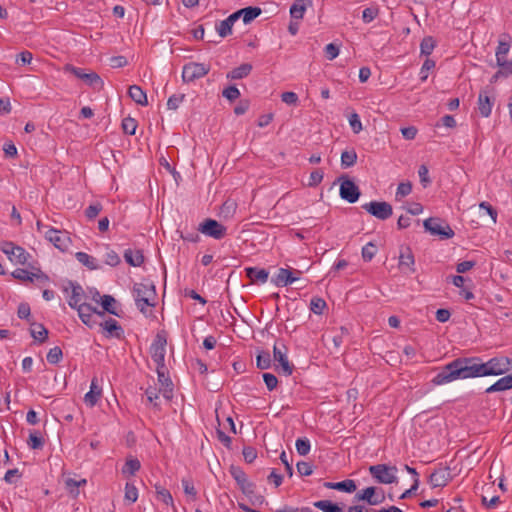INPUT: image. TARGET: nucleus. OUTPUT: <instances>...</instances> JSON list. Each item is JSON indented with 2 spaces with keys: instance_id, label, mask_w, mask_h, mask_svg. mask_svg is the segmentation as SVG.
Wrapping results in <instances>:
<instances>
[{
  "instance_id": "774afa93",
  "label": "nucleus",
  "mask_w": 512,
  "mask_h": 512,
  "mask_svg": "<svg viewBox=\"0 0 512 512\" xmlns=\"http://www.w3.org/2000/svg\"><path fill=\"white\" fill-rule=\"evenodd\" d=\"M263 380H264L265 385L269 391L274 390L278 385V379L274 374L264 373Z\"/></svg>"
},
{
  "instance_id": "a18cd8bd",
  "label": "nucleus",
  "mask_w": 512,
  "mask_h": 512,
  "mask_svg": "<svg viewBox=\"0 0 512 512\" xmlns=\"http://www.w3.org/2000/svg\"><path fill=\"white\" fill-rule=\"evenodd\" d=\"M116 300L111 295H104L101 297V305L104 309V311L118 316V313L115 310Z\"/></svg>"
},
{
  "instance_id": "37998d69",
  "label": "nucleus",
  "mask_w": 512,
  "mask_h": 512,
  "mask_svg": "<svg viewBox=\"0 0 512 512\" xmlns=\"http://www.w3.org/2000/svg\"><path fill=\"white\" fill-rule=\"evenodd\" d=\"M86 484V479L76 480L74 478H67L65 480V486L69 490V492L74 496H78L79 491L78 488L82 485Z\"/></svg>"
},
{
  "instance_id": "412c9836",
  "label": "nucleus",
  "mask_w": 512,
  "mask_h": 512,
  "mask_svg": "<svg viewBox=\"0 0 512 512\" xmlns=\"http://www.w3.org/2000/svg\"><path fill=\"white\" fill-rule=\"evenodd\" d=\"M312 0H296L290 7V16L293 20H301L308 6H312Z\"/></svg>"
},
{
  "instance_id": "a19ab883",
  "label": "nucleus",
  "mask_w": 512,
  "mask_h": 512,
  "mask_svg": "<svg viewBox=\"0 0 512 512\" xmlns=\"http://www.w3.org/2000/svg\"><path fill=\"white\" fill-rule=\"evenodd\" d=\"M357 161V154L355 150H346L341 154V165L344 168L352 167Z\"/></svg>"
},
{
  "instance_id": "f3484780",
  "label": "nucleus",
  "mask_w": 512,
  "mask_h": 512,
  "mask_svg": "<svg viewBox=\"0 0 512 512\" xmlns=\"http://www.w3.org/2000/svg\"><path fill=\"white\" fill-rule=\"evenodd\" d=\"M298 278V276H293L291 270L280 268L277 274L271 278V282L277 287H285L294 283Z\"/></svg>"
},
{
  "instance_id": "aec40b11",
  "label": "nucleus",
  "mask_w": 512,
  "mask_h": 512,
  "mask_svg": "<svg viewBox=\"0 0 512 512\" xmlns=\"http://www.w3.org/2000/svg\"><path fill=\"white\" fill-rule=\"evenodd\" d=\"M102 395V389L98 385V379L94 377L91 381L90 390L85 394L84 401L89 407L96 405Z\"/></svg>"
},
{
  "instance_id": "c03bdc74",
  "label": "nucleus",
  "mask_w": 512,
  "mask_h": 512,
  "mask_svg": "<svg viewBox=\"0 0 512 512\" xmlns=\"http://www.w3.org/2000/svg\"><path fill=\"white\" fill-rule=\"evenodd\" d=\"M435 45L436 43L432 36L424 37L420 44L421 54L429 56L433 52Z\"/></svg>"
},
{
  "instance_id": "9d476101",
  "label": "nucleus",
  "mask_w": 512,
  "mask_h": 512,
  "mask_svg": "<svg viewBox=\"0 0 512 512\" xmlns=\"http://www.w3.org/2000/svg\"><path fill=\"white\" fill-rule=\"evenodd\" d=\"M362 208L380 220H386L393 214L391 204L385 201H371L362 205Z\"/></svg>"
},
{
  "instance_id": "69168bd1",
  "label": "nucleus",
  "mask_w": 512,
  "mask_h": 512,
  "mask_svg": "<svg viewBox=\"0 0 512 512\" xmlns=\"http://www.w3.org/2000/svg\"><path fill=\"white\" fill-rule=\"evenodd\" d=\"M349 124H350L352 131L355 134H358L362 130V123H361L360 117L357 113H352L349 116Z\"/></svg>"
},
{
  "instance_id": "f03ea898",
  "label": "nucleus",
  "mask_w": 512,
  "mask_h": 512,
  "mask_svg": "<svg viewBox=\"0 0 512 512\" xmlns=\"http://www.w3.org/2000/svg\"><path fill=\"white\" fill-rule=\"evenodd\" d=\"M132 292L135 304L142 313H146L147 307H153L156 305L155 300L157 294L153 282L146 281L135 283Z\"/></svg>"
},
{
  "instance_id": "5701e85b",
  "label": "nucleus",
  "mask_w": 512,
  "mask_h": 512,
  "mask_svg": "<svg viewBox=\"0 0 512 512\" xmlns=\"http://www.w3.org/2000/svg\"><path fill=\"white\" fill-rule=\"evenodd\" d=\"M414 255L409 247H404L400 251L399 255V267L401 269L407 268L409 272L413 273L414 268Z\"/></svg>"
},
{
  "instance_id": "c85d7f7f",
  "label": "nucleus",
  "mask_w": 512,
  "mask_h": 512,
  "mask_svg": "<svg viewBox=\"0 0 512 512\" xmlns=\"http://www.w3.org/2000/svg\"><path fill=\"white\" fill-rule=\"evenodd\" d=\"M128 95L138 105H148L147 95L140 86L131 85L128 89Z\"/></svg>"
},
{
  "instance_id": "680f3d73",
  "label": "nucleus",
  "mask_w": 512,
  "mask_h": 512,
  "mask_svg": "<svg viewBox=\"0 0 512 512\" xmlns=\"http://www.w3.org/2000/svg\"><path fill=\"white\" fill-rule=\"evenodd\" d=\"M222 95L229 101H234L240 97V91L235 85H231L223 90Z\"/></svg>"
},
{
  "instance_id": "58836bf2",
  "label": "nucleus",
  "mask_w": 512,
  "mask_h": 512,
  "mask_svg": "<svg viewBox=\"0 0 512 512\" xmlns=\"http://www.w3.org/2000/svg\"><path fill=\"white\" fill-rule=\"evenodd\" d=\"M230 474L236 481L239 488L243 486L248 480L246 473L238 466L230 467Z\"/></svg>"
},
{
  "instance_id": "09e8293b",
  "label": "nucleus",
  "mask_w": 512,
  "mask_h": 512,
  "mask_svg": "<svg viewBox=\"0 0 512 512\" xmlns=\"http://www.w3.org/2000/svg\"><path fill=\"white\" fill-rule=\"evenodd\" d=\"M379 14V8L377 6L367 7L362 12V20L364 23L372 22Z\"/></svg>"
},
{
  "instance_id": "cd10ccee",
  "label": "nucleus",
  "mask_w": 512,
  "mask_h": 512,
  "mask_svg": "<svg viewBox=\"0 0 512 512\" xmlns=\"http://www.w3.org/2000/svg\"><path fill=\"white\" fill-rule=\"evenodd\" d=\"M512 389V373L508 374L499 380H497L494 384L489 386L485 392L486 393H494V392H502L506 390Z\"/></svg>"
},
{
  "instance_id": "8fccbe9b",
  "label": "nucleus",
  "mask_w": 512,
  "mask_h": 512,
  "mask_svg": "<svg viewBox=\"0 0 512 512\" xmlns=\"http://www.w3.org/2000/svg\"><path fill=\"white\" fill-rule=\"evenodd\" d=\"M102 209V204L100 202H95L85 209V216L87 217V219L93 220L99 215Z\"/></svg>"
},
{
  "instance_id": "e2e57ef3",
  "label": "nucleus",
  "mask_w": 512,
  "mask_h": 512,
  "mask_svg": "<svg viewBox=\"0 0 512 512\" xmlns=\"http://www.w3.org/2000/svg\"><path fill=\"white\" fill-rule=\"evenodd\" d=\"M323 177H324V173L321 169H316V170L312 171L310 174V177H309L308 186L309 187L317 186L318 184L321 183V181L323 180Z\"/></svg>"
},
{
  "instance_id": "7c9ffc66",
  "label": "nucleus",
  "mask_w": 512,
  "mask_h": 512,
  "mask_svg": "<svg viewBox=\"0 0 512 512\" xmlns=\"http://www.w3.org/2000/svg\"><path fill=\"white\" fill-rule=\"evenodd\" d=\"M252 71V65L249 63H243L240 66L232 69L227 74V78L231 80H239L247 77Z\"/></svg>"
},
{
  "instance_id": "052dcab7",
  "label": "nucleus",
  "mask_w": 512,
  "mask_h": 512,
  "mask_svg": "<svg viewBox=\"0 0 512 512\" xmlns=\"http://www.w3.org/2000/svg\"><path fill=\"white\" fill-rule=\"evenodd\" d=\"M185 94H173L168 98L167 108L170 110H176L179 105L183 102Z\"/></svg>"
},
{
  "instance_id": "13d9d810",
  "label": "nucleus",
  "mask_w": 512,
  "mask_h": 512,
  "mask_svg": "<svg viewBox=\"0 0 512 512\" xmlns=\"http://www.w3.org/2000/svg\"><path fill=\"white\" fill-rule=\"evenodd\" d=\"M157 500L163 502L167 506H171L175 509L174 500L169 490H161L158 491V495H156Z\"/></svg>"
},
{
  "instance_id": "9b49d317",
  "label": "nucleus",
  "mask_w": 512,
  "mask_h": 512,
  "mask_svg": "<svg viewBox=\"0 0 512 512\" xmlns=\"http://www.w3.org/2000/svg\"><path fill=\"white\" fill-rule=\"evenodd\" d=\"M198 230L209 237L220 240L227 234V228L214 219H206L200 225Z\"/></svg>"
},
{
  "instance_id": "4d7b16f0",
  "label": "nucleus",
  "mask_w": 512,
  "mask_h": 512,
  "mask_svg": "<svg viewBox=\"0 0 512 512\" xmlns=\"http://www.w3.org/2000/svg\"><path fill=\"white\" fill-rule=\"evenodd\" d=\"M296 449L300 455H307L310 451V441L307 438H298L296 440Z\"/></svg>"
},
{
  "instance_id": "4468645a",
  "label": "nucleus",
  "mask_w": 512,
  "mask_h": 512,
  "mask_svg": "<svg viewBox=\"0 0 512 512\" xmlns=\"http://www.w3.org/2000/svg\"><path fill=\"white\" fill-rule=\"evenodd\" d=\"M340 197L349 203H355L360 197V190L352 180L345 179L340 185Z\"/></svg>"
},
{
  "instance_id": "603ef678",
  "label": "nucleus",
  "mask_w": 512,
  "mask_h": 512,
  "mask_svg": "<svg viewBox=\"0 0 512 512\" xmlns=\"http://www.w3.org/2000/svg\"><path fill=\"white\" fill-rule=\"evenodd\" d=\"M28 445L31 449H41L44 445V440L37 432H32L29 435Z\"/></svg>"
},
{
  "instance_id": "20e7f679",
  "label": "nucleus",
  "mask_w": 512,
  "mask_h": 512,
  "mask_svg": "<svg viewBox=\"0 0 512 512\" xmlns=\"http://www.w3.org/2000/svg\"><path fill=\"white\" fill-rule=\"evenodd\" d=\"M512 368V360L506 356L493 357L487 362H482L483 376H499L507 373Z\"/></svg>"
},
{
  "instance_id": "c9c22d12",
  "label": "nucleus",
  "mask_w": 512,
  "mask_h": 512,
  "mask_svg": "<svg viewBox=\"0 0 512 512\" xmlns=\"http://www.w3.org/2000/svg\"><path fill=\"white\" fill-rule=\"evenodd\" d=\"M239 12L243 19V22L245 24H248L251 21H253L255 18H257L261 14L262 10L259 7L249 6V7L240 9Z\"/></svg>"
},
{
  "instance_id": "338daca9",
  "label": "nucleus",
  "mask_w": 512,
  "mask_h": 512,
  "mask_svg": "<svg viewBox=\"0 0 512 512\" xmlns=\"http://www.w3.org/2000/svg\"><path fill=\"white\" fill-rule=\"evenodd\" d=\"M297 471L301 476H309L313 472V467L309 462L300 461L296 464Z\"/></svg>"
},
{
  "instance_id": "de8ad7c7",
  "label": "nucleus",
  "mask_w": 512,
  "mask_h": 512,
  "mask_svg": "<svg viewBox=\"0 0 512 512\" xmlns=\"http://www.w3.org/2000/svg\"><path fill=\"white\" fill-rule=\"evenodd\" d=\"M137 128V121L134 118L126 117L122 120V129L128 135H134Z\"/></svg>"
},
{
  "instance_id": "864d4df0",
  "label": "nucleus",
  "mask_w": 512,
  "mask_h": 512,
  "mask_svg": "<svg viewBox=\"0 0 512 512\" xmlns=\"http://www.w3.org/2000/svg\"><path fill=\"white\" fill-rule=\"evenodd\" d=\"M125 499L134 503L138 499V490L134 484L126 483L125 485Z\"/></svg>"
},
{
  "instance_id": "393cba45",
  "label": "nucleus",
  "mask_w": 512,
  "mask_h": 512,
  "mask_svg": "<svg viewBox=\"0 0 512 512\" xmlns=\"http://www.w3.org/2000/svg\"><path fill=\"white\" fill-rule=\"evenodd\" d=\"M246 276L252 282H258L264 284L267 282L269 273L266 269L257 268V267H247L245 268Z\"/></svg>"
},
{
  "instance_id": "f704fd0d",
  "label": "nucleus",
  "mask_w": 512,
  "mask_h": 512,
  "mask_svg": "<svg viewBox=\"0 0 512 512\" xmlns=\"http://www.w3.org/2000/svg\"><path fill=\"white\" fill-rule=\"evenodd\" d=\"M314 506L322 512H343V505L330 500H319L314 503Z\"/></svg>"
},
{
  "instance_id": "49530a36",
  "label": "nucleus",
  "mask_w": 512,
  "mask_h": 512,
  "mask_svg": "<svg viewBox=\"0 0 512 512\" xmlns=\"http://www.w3.org/2000/svg\"><path fill=\"white\" fill-rule=\"evenodd\" d=\"M326 306H327L326 302L322 298L314 297L311 299L310 309L315 314H318V315L322 314L324 309L326 308Z\"/></svg>"
},
{
  "instance_id": "6e6d98bb",
  "label": "nucleus",
  "mask_w": 512,
  "mask_h": 512,
  "mask_svg": "<svg viewBox=\"0 0 512 512\" xmlns=\"http://www.w3.org/2000/svg\"><path fill=\"white\" fill-rule=\"evenodd\" d=\"M104 259L105 263L112 267L117 266L121 261L117 252L109 248H107V252L105 253Z\"/></svg>"
},
{
  "instance_id": "bf43d9fd",
  "label": "nucleus",
  "mask_w": 512,
  "mask_h": 512,
  "mask_svg": "<svg viewBox=\"0 0 512 512\" xmlns=\"http://www.w3.org/2000/svg\"><path fill=\"white\" fill-rule=\"evenodd\" d=\"M220 37L224 38L232 33V25L225 19L216 25Z\"/></svg>"
},
{
  "instance_id": "2f4dec72",
  "label": "nucleus",
  "mask_w": 512,
  "mask_h": 512,
  "mask_svg": "<svg viewBox=\"0 0 512 512\" xmlns=\"http://www.w3.org/2000/svg\"><path fill=\"white\" fill-rule=\"evenodd\" d=\"M492 105L487 93L485 91L480 92L478 96V109L483 117H488L491 114Z\"/></svg>"
},
{
  "instance_id": "bb28decb",
  "label": "nucleus",
  "mask_w": 512,
  "mask_h": 512,
  "mask_svg": "<svg viewBox=\"0 0 512 512\" xmlns=\"http://www.w3.org/2000/svg\"><path fill=\"white\" fill-rule=\"evenodd\" d=\"M323 486L328 489H335L347 493H352L357 489L355 481L351 479L341 482H324Z\"/></svg>"
},
{
  "instance_id": "a211bd4d",
  "label": "nucleus",
  "mask_w": 512,
  "mask_h": 512,
  "mask_svg": "<svg viewBox=\"0 0 512 512\" xmlns=\"http://www.w3.org/2000/svg\"><path fill=\"white\" fill-rule=\"evenodd\" d=\"M12 276L15 279L21 280V281H29L33 282L34 280H40L42 282L48 281V277L43 274L40 270H37V272H29L25 269H16L12 272Z\"/></svg>"
},
{
  "instance_id": "4c0bfd02",
  "label": "nucleus",
  "mask_w": 512,
  "mask_h": 512,
  "mask_svg": "<svg viewBox=\"0 0 512 512\" xmlns=\"http://www.w3.org/2000/svg\"><path fill=\"white\" fill-rule=\"evenodd\" d=\"M257 367L261 370H266L271 366V356L269 351H259L256 357Z\"/></svg>"
},
{
  "instance_id": "6ab92c4d",
  "label": "nucleus",
  "mask_w": 512,
  "mask_h": 512,
  "mask_svg": "<svg viewBox=\"0 0 512 512\" xmlns=\"http://www.w3.org/2000/svg\"><path fill=\"white\" fill-rule=\"evenodd\" d=\"M68 284L71 288V295L69 296L68 304L71 308L76 309L84 303L82 302L84 298V290L81 285L72 281H70Z\"/></svg>"
},
{
  "instance_id": "ddd939ff",
  "label": "nucleus",
  "mask_w": 512,
  "mask_h": 512,
  "mask_svg": "<svg viewBox=\"0 0 512 512\" xmlns=\"http://www.w3.org/2000/svg\"><path fill=\"white\" fill-rule=\"evenodd\" d=\"M376 490V487H367L363 489L361 492H358L354 498L357 501H364L372 506L381 504L385 500V495L383 492L377 493Z\"/></svg>"
},
{
  "instance_id": "6e6552de",
  "label": "nucleus",
  "mask_w": 512,
  "mask_h": 512,
  "mask_svg": "<svg viewBox=\"0 0 512 512\" xmlns=\"http://www.w3.org/2000/svg\"><path fill=\"white\" fill-rule=\"evenodd\" d=\"M166 344V337L158 333L150 347L151 358L160 369L165 368Z\"/></svg>"
},
{
  "instance_id": "7ed1b4c3",
  "label": "nucleus",
  "mask_w": 512,
  "mask_h": 512,
  "mask_svg": "<svg viewBox=\"0 0 512 512\" xmlns=\"http://www.w3.org/2000/svg\"><path fill=\"white\" fill-rule=\"evenodd\" d=\"M64 72L74 75L76 78L82 80L87 86L94 90L100 91L104 87V82L101 77L94 71H86L83 68L75 67L72 64H66L63 67Z\"/></svg>"
},
{
  "instance_id": "39448f33",
  "label": "nucleus",
  "mask_w": 512,
  "mask_h": 512,
  "mask_svg": "<svg viewBox=\"0 0 512 512\" xmlns=\"http://www.w3.org/2000/svg\"><path fill=\"white\" fill-rule=\"evenodd\" d=\"M371 476L381 484H392L397 481V468L386 464H377L369 467Z\"/></svg>"
},
{
  "instance_id": "2eb2a0df",
  "label": "nucleus",
  "mask_w": 512,
  "mask_h": 512,
  "mask_svg": "<svg viewBox=\"0 0 512 512\" xmlns=\"http://www.w3.org/2000/svg\"><path fill=\"white\" fill-rule=\"evenodd\" d=\"M156 372L158 375V382L161 386L159 392H161L163 397L169 401L173 397V383L169 377L166 367L162 369L156 367Z\"/></svg>"
},
{
  "instance_id": "79ce46f5",
  "label": "nucleus",
  "mask_w": 512,
  "mask_h": 512,
  "mask_svg": "<svg viewBox=\"0 0 512 512\" xmlns=\"http://www.w3.org/2000/svg\"><path fill=\"white\" fill-rule=\"evenodd\" d=\"M141 467L140 461L137 458H129L126 460L122 468L123 474L134 475Z\"/></svg>"
},
{
  "instance_id": "72a5a7b5",
  "label": "nucleus",
  "mask_w": 512,
  "mask_h": 512,
  "mask_svg": "<svg viewBox=\"0 0 512 512\" xmlns=\"http://www.w3.org/2000/svg\"><path fill=\"white\" fill-rule=\"evenodd\" d=\"M30 334L36 341L43 343L47 340L48 330L42 324L31 322Z\"/></svg>"
},
{
  "instance_id": "423d86ee",
  "label": "nucleus",
  "mask_w": 512,
  "mask_h": 512,
  "mask_svg": "<svg viewBox=\"0 0 512 512\" xmlns=\"http://www.w3.org/2000/svg\"><path fill=\"white\" fill-rule=\"evenodd\" d=\"M423 225L432 235L439 236L441 239H450L454 236L452 228L440 218H428L424 221Z\"/></svg>"
},
{
  "instance_id": "1a4fd4ad",
  "label": "nucleus",
  "mask_w": 512,
  "mask_h": 512,
  "mask_svg": "<svg viewBox=\"0 0 512 512\" xmlns=\"http://www.w3.org/2000/svg\"><path fill=\"white\" fill-rule=\"evenodd\" d=\"M210 66L204 63L189 62L183 66L182 79L184 82H193L207 75Z\"/></svg>"
},
{
  "instance_id": "473e14b6",
  "label": "nucleus",
  "mask_w": 512,
  "mask_h": 512,
  "mask_svg": "<svg viewBox=\"0 0 512 512\" xmlns=\"http://www.w3.org/2000/svg\"><path fill=\"white\" fill-rule=\"evenodd\" d=\"M75 257L82 265L86 266L90 270H97L100 268L97 259L85 252H77Z\"/></svg>"
},
{
  "instance_id": "c756f323",
  "label": "nucleus",
  "mask_w": 512,
  "mask_h": 512,
  "mask_svg": "<svg viewBox=\"0 0 512 512\" xmlns=\"http://www.w3.org/2000/svg\"><path fill=\"white\" fill-rule=\"evenodd\" d=\"M124 259L133 267H139L144 263V255L141 250L127 249L124 252Z\"/></svg>"
},
{
  "instance_id": "e433bc0d",
  "label": "nucleus",
  "mask_w": 512,
  "mask_h": 512,
  "mask_svg": "<svg viewBox=\"0 0 512 512\" xmlns=\"http://www.w3.org/2000/svg\"><path fill=\"white\" fill-rule=\"evenodd\" d=\"M103 328L116 338H120L123 334V329L115 319H108L103 323Z\"/></svg>"
},
{
  "instance_id": "b1692460",
  "label": "nucleus",
  "mask_w": 512,
  "mask_h": 512,
  "mask_svg": "<svg viewBox=\"0 0 512 512\" xmlns=\"http://www.w3.org/2000/svg\"><path fill=\"white\" fill-rule=\"evenodd\" d=\"M76 310L78 311V315L82 322L88 326H91V319L93 314L97 313L100 316L104 315V312L97 311L96 308H93L87 303L81 304L78 308H76Z\"/></svg>"
},
{
  "instance_id": "f257e3e1",
  "label": "nucleus",
  "mask_w": 512,
  "mask_h": 512,
  "mask_svg": "<svg viewBox=\"0 0 512 512\" xmlns=\"http://www.w3.org/2000/svg\"><path fill=\"white\" fill-rule=\"evenodd\" d=\"M476 377H483L482 360L479 357H460L446 364L431 382L439 386L457 379Z\"/></svg>"
},
{
  "instance_id": "4be33fe9",
  "label": "nucleus",
  "mask_w": 512,
  "mask_h": 512,
  "mask_svg": "<svg viewBox=\"0 0 512 512\" xmlns=\"http://www.w3.org/2000/svg\"><path fill=\"white\" fill-rule=\"evenodd\" d=\"M45 237L54 244V246L58 249L64 250L67 247L66 240L68 239L66 235L62 234L59 230L54 228H50L45 232Z\"/></svg>"
},
{
  "instance_id": "a878e982",
  "label": "nucleus",
  "mask_w": 512,
  "mask_h": 512,
  "mask_svg": "<svg viewBox=\"0 0 512 512\" xmlns=\"http://www.w3.org/2000/svg\"><path fill=\"white\" fill-rule=\"evenodd\" d=\"M240 489L250 498L253 505H260L265 501L262 495L256 493V485L251 481H247Z\"/></svg>"
},
{
  "instance_id": "ea45409f",
  "label": "nucleus",
  "mask_w": 512,
  "mask_h": 512,
  "mask_svg": "<svg viewBox=\"0 0 512 512\" xmlns=\"http://www.w3.org/2000/svg\"><path fill=\"white\" fill-rule=\"evenodd\" d=\"M181 484L185 495L189 497L192 501H195L197 499V490L194 486L193 481L189 478H183L181 480Z\"/></svg>"
},
{
  "instance_id": "0e129e2a",
  "label": "nucleus",
  "mask_w": 512,
  "mask_h": 512,
  "mask_svg": "<svg viewBox=\"0 0 512 512\" xmlns=\"http://www.w3.org/2000/svg\"><path fill=\"white\" fill-rule=\"evenodd\" d=\"M510 49V44L504 41H500L496 50V60L500 62L503 60L508 54Z\"/></svg>"
},
{
  "instance_id": "5fc2aeb1",
  "label": "nucleus",
  "mask_w": 512,
  "mask_h": 512,
  "mask_svg": "<svg viewBox=\"0 0 512 512\" xmlns=\"http://www.w3.org/2000/svg\"><path fill=\"white\" fill-rule=\"evenodd\" d=\"M377 251V247L372 242L367 243L362 248V257L365 261H371L373 257L375 256Z\"/></svg>"
},
{
  "instance_id": "dca6fc26",
  "label": "nucleus",
  "mask_w": 512,
  "mask_h": 512,
  "mask_svg": "<svg viewBox=\"0 0 512 512\" xmlns=\"http://www.w3.org/2000/svg\"><path fill=\"white\" fill-rule=\"evenodd\" d=\"M450 479V469L448 467H440L430 474L428 483L432 488L444 487Z\"/></svg>"
},
{
  "instance_id": "0eeeda50",
  "label": "nucleus",
  "mask_w": 512,
  "mask_h": 512,
  "mask_svg": "<svg viewBox=\"0 0 512 512\" xmlns=\"http://www.w3.org/2000/svg\"><path fill=\"white\" fill-rule=\"evenodd\" d=\"M0 249L8 256L9 260L15 264L24 265L27 263L28 258L30 257L29 253H27L24 248L10 241L2 242Z\"/></svg>"
},
{
  "instance_id": "f8f14e48",
  "label": "nucleus",
  "mask_w": 512,
  "mask_h": 512,
  "mask_svg": "<svg viewBox=\"0 0 512 512\" xmlns=\"http://www.w3.org/2000/svg\"><path fill=\"white\" fill-rule=\"evenodd\" d=\"M288 349L283 342H276L273 346L274 360L279 362L282 372L289 376L293 373L294 366L289 362L287 357Z\"/></svg>"
},
{
  "instance_id": "3c124183",
  "label": "nucleus",
  "mask_w": 512,
  "mask_h": 512,
  "mask_svg": "<svg viewBox=\"0 0 512 512\" xmlns=\"http://www.w3.org/2000/svg\"><path fill=\"white\" fill-rule=\"evenodd\" d=\"M63 357V353L60 347L55 346L47 353V361L50 364H57Z\"/></svg>"
}]
</instances>
